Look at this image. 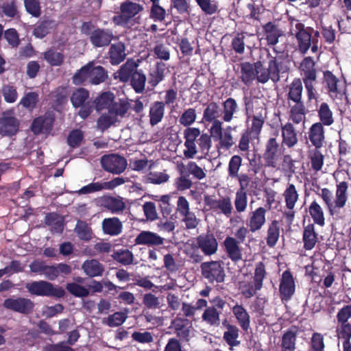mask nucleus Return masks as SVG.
I'll return each instance as SVG.
<instances>
[{"mask_svg":"<svg viewBox=\"0 0 351 351\" xmlns=\"http://www.w3.org/2000/svg\"><path fill=\"white\" fill-rule=\"evenodd\" d=\"M319 123L323 126H330L334 123V117L332 110L330 109L327 102H322L317 110Z\"/></svg>","mask_w":351,"mask_h":351,"instance_id":"4c0bfd02","label":"nucleus"},{"mask_svg":"<svg viewBox=\"0 0 351 351\" xmlns=\"http://www.w3.org/2000/svg\"><path fill=\"white\" fill-rule=\"evenodd\" d=\"M266 212L265 208L258 207L251 213L248 223L251 232H256L264 226L266 222Z\"/></svg>","mask_w":351,"mask_h":351,"instance_id":"b1692460","label":"nucleus"},{"mask_svg":"<svg viewBox=\"0 0 351 351\" xmlns=\"http://www.w3.org/2000/svg\"><path fill=\"white\" fill-rule=\"evenodd\" d=\"M46 223L51 227V231L60 233L63 230V219L56 213H51L45 217Z\"/></svg>","mask_w":351,"mask_h":351,"instance_id":"49530a36","label":"nucleus"},{"mask_svg":"<svg viewBox=\"0 0 351 351\" xmlns=\"http://www.w3.org/2000/svg\"><path fill=\"white\" fill-rule=\"evenodd\" d=\"M301 80L304 84V86L307 93V99L308 101L317 99V93L315 88L317 82V76L302 77Z\"/></svg>","mask_w":351,"mask_h":351,"instance_id":"5fc2aeb1","label":"nucleus"},{"mask_svg":"<svg viewBox=\"0 0 351 351\" xmlns=\"http://www.w3.org/2000/svg\"><path fill=\"white\" fill-rule=\"evenodd\" d=\"M93 66V62H88L82 67L73 76V81L75 84H80L85 82H89L90 68Z\"/></svg>","mask_w":351,"mask_h":351,"instance_id":"603ef678","label":"nucleus"},{"mask_svg":"<svg viewBox=\"0 0 351 351\" xmlns=\"http://www.w3.org/2000/svg\"><path fill=\"white\" fill-rule=\"evenodd\" d=\"M232 313L239 322V326L243 331H247L250 327V316L242 304H237L232 308Z\"/></svg>","mask_w":351,"mask_h":351,"instance_id":"72a5a7b5","label":"nucleus"},{"mask_svg":"<svg viewBox=\"0 0 351 351\" xmlns=\"http://www.w3.org/2000/svg\"><path fill=\"white\" fill-rule=\"evenodd\" d=\"M54 26V22L46 20L36 25L34 29V35L39 38H44Z\"/></svg>","mask_w":351,"mask_h":351,"instance_id":"0e129e2a","label":"nucleus"},{"mask_svg":"<svg viewBox=\"0 0 351 351\" xmlns=\"http://www.w3.org/2000/svg\"><path fill=\"white\" fill-rule=\"evenodd\" d=\"M122 223L117 217L104 219L102 221V229L105 234L117 236L122 232Z\"/></svg>","mask_w":351,"mask_h":351,"instance_id":"f704fd0d","label":"nucleus"},{"mask_svg":"<svg viewBox=\"0 0 351 351\" xmlns=\"http://www.w3.org/2000/svg\"><path fill=\"white\" fill-rule=\"evenodd\" d=\"M112 257L123 265H128L133 263L134 256L128 250H119L115 252Z\"/></svg>","mask_w":351,"mask_h":351,"instance_id":"4d7b16f0","label":"nucleus"},{"mask_svg":"<svg viewBox=\"0 0 351 351\" xmlns=\"http://www.w3.org/2000/svg\"><path fill=\"white\" fill-rule=\"evenodd\" d=\"M304 248L306 250H312L318 242V233L315 231L314 223H308L304 227L302 234Z\"/></svg>","mask_w":351,"mask_h":351,"instance_id":"bb28decb","label":"nucleus"},{"mask_svg":"<svg viewBox=\"0 0 351 351\" xmlns=\"http://www.w3.org/2000/svg\"><path fill=\"white\" fill-rule=\"evenodd\" d=\"M281 131L283 145L288 148H292L298 144L297 132L290 122H287L285 125H282Z\"/></svg>","mask_w":351,"mask_h":351,"instance_id":"c756f323","label":"nucleus"},{"mask_svg":"<svg viewBox=\"0 0 351 351\" xmlns=\"http://www.w3.org/2000/svg\"><path fill=\"white\" fill-rule=\"evenodd\" d=\"M242 158L239 155L232 156L228 162V176L234 179V178L238 177V173L241 166Z\"/></svg>","mask_w":351,"mask_h":351,"instance_id":"052dcab7","label":"nucleus"},{"mask_svg":"<svg viewBox=\"0 0 351 351\" xmlns=\"http://www.w3.org/2000/svg\"><path fill=\"white\" fill-rule=\"evenodd\" d=\"M287 99L293 102L302 101L303 85L300 78H294L287 86Z\"/></svg>","mask_w":351,"mask_h":351,"instance_id":"7c9ffc66","label":"nucleus"},{"mask_svg":"<svg viewBox=\"0 0 351 351\" xmlns=\"http://www.w3.org/2000/svg\"><path fill=\"white\" fill-rule=\"evenodd\" d=\"M204 201L205 205L210 209L219 211L227 218L231 217L233 207L229 196H222L219 199H213L210 196H204Z\"/></svg>","mask_w":351,"mask_h":351,"instance_id":"4468645a","label":"nucleus"},{"mask_svg":"<svg viewBox=\"0 0 351 351\" xmlns=\"http://www.w3.org/2000/svg\"><path fill=\"white\" fill-rule=\"evenodd\" d=\"M283 197L287 208L289 210H293L299 199V194L294 184H288L283 193Z\"/></svg>","mask_w":351,"mask_h":351,"instance_id":"ea45409f","label":"nucleus"},{"mask_svg":"<svg viewBox=\"0 0 351 351\" xmlns=\"http://www.w3.org/2000/svg\"><path fill=\"white\" fill-rule=\"evenodd\" d=\"M200 134V130L197 128L189 127L184 130V138H185L184 145L186 148L184 151V156L186 158H192L197 154L195 141Z\"/></svg>","mask_w":351,"mask_h":351,"instance_id":"6ab92c4d","label":"nucleus"},{"mask_svg":"<svg viewBox=\"0 0 351 351\" xmlns=\"http://www.w3.org/2000/svg\"><path fill=\"white\" fill-rule=\"evenodd\" d=\"M279 237V222L277 220H273L267 229V245L270 247H274L277 243Z\"/></svg>","mask_w":351,"mask_h":351,"instance_id":"a19ab883","label":"nucleus"},{"mask_svg":"<svg viewBox=\"0 0 351 351\" xmlns=\"http://www.w3.org/2000/svg\"><path fill=\"white\" fill-rule=\"evenodd\" d=\"M266 274L265 263L262 261L256 263L254 276V283L256 285V289H262Z\"/></svg>","mask_w":351,"mask_h":351,"instance_id":"13d9d810","label":"nucleus"},{"mask_svg":"<svg viewBox=\"0 0 351 351\" xmlns=\"http://www.w3.org/2000/svg\"><path fill=\"white\" fill-rule=\"evenodd\" d=\"M202 275L210 283L222 282L225 271L221 261L204 262L201 265Z\"/></svg>","mask_w":351,"mask_h":351,"instance_id":"9d476101","label":"nucleus"},{"mask_svg":"<svg viewBox=\"0 0 351 351\" xmlns=\"http://www.w3.org/2000/svg\"><path fill=\"white\" fill-rule=\"evenodd\" d=\"M261 39L266 41L267 45L273 47V51L277 52L275 46L285 33L275 21H269L261 25Z\"/></svg>","mask_w":351,"mask_h":351,"instance_id":"1a4fd4ad","label":"nucleus"},{"mask_svg":"<svg viewBox=\"0 0 351 351\" xmlns=\"http://www.w3.org/2000/svg\"><path fill=\"white\" fill-rule=\"evenodd\" d=\"M315 65V62L311 57L308 56L304 58L300 65V69L302 73V77L317 76V71Z\"/></svg>","mask_w":351,"mask_h":351,"instance_id":"79ce46f5","label":"nucleus"},{"mask_svg":"<svg viewBox=\"0 0 351 351\" xmlns=\"http://www.w3.org/2000/svg\"><path fill=\"white\" fill-rule=\"evenodd\" d=\"M129 109L127 103H121L115 105L108 112L101 113L97 121V126L101 131L107 130L116 123L119 122L125 116Z\"/></svg>","mask_w":351,"mask_h":351,"instance_id":"0eeeda50","label":"nucleus"},{"mask_svg":"<svg viewBox=\"0 0 351 351\" xmlns=\"http://www.w3.org/2000/svg\"><path fill=\"white\" fill-rule=\"evenodd\" d=\"M308 139L315 149H320L324 147L326 142L324 126L322 123H313L308 129Z\"/></svg>","mask_w":351,"mask_h":351,"instance_id":"aec40b11","label":"nucleus"},{"mask_svg":"<svg viewBox=\"0 0 351 351\" xmlns=\"http://www.w3.org/2000/svg\"><path fill=\"white\" fill-rule=\"evenodd\" d=\"M308 213L314 223L324 226L326 223L324 211L322 207L316 202H312L308 206Z\"/></svg>","mask_w":351,"mask_h":351,"instance_id":"58836bf2","label":"nucleus"},{"mask_svg":"<svg viewBox=\"0 0 351 351\" xmlns=\"http://www.w3.org/2000/svg\"><path fill=\"white\" fill-rule=\"evenodd\" d=\"M101 166L106 171L114 174H120L127 167L126 160L117 154L104 156L101 160Z\"/></svg>","mask_w":351,"mask_h":351,"instance_id":"2eb2a0df","label":"nucleus"},{"mask_svg":"<svg viewBox=\"0 0 351 351\" xmlns=\"http://www.w3.org/2000/svg\"><path fill=\"white\" fill-rule=\"evenodd\" d=\"M25 287L31 294L39 296L61 298L65 294L62 287L45 280L29 282Z\"/></svg>","mask_w":351,"mask_h":351,"instance_id":"6e6552de","label":"nucleus"},{"mask_svg":"<svg viewBox=\"0 0 351 351\" xmlns=\"http://www.w3.org/2000/svg\"><path fill=\"white\" fill-rule=\"evenodd\" d=\"M281 155L280 145L276 137H270L265 144V149L263 153V158L265 166L275 168Z\"/></svg>","mask_w":351,"mask_h":351,"instance_id":"ddd939ff","label":"nucleus"},{"mask_svg":"<svg viewBox=\"0 0 351 351\" xmlns=\"http://www.w3.org/2000/svg\"><path fill=\"white\" fill-rule=\"evenodd\" d=\"M239 243L236 239L232 237H227L223 242L226 253L228 258L234 263H237L242 259Z\"/></svg>","mask_w":351,"mask_h":351,"instance_id":"4be33fe9","label":"nucleus"},{"mask_svg":"<svg viewBox=\"0 0 351 351\" xmlns=\"http://www.w3.org/2000/svg\"><path fill=\"white\" fill-rule=\"evenodd\" d=\"M107 77V74L104 69L101 66H93L90 68L89 82L93 84H99L103 82Z\"/></svg>","mask_w":351,"mask_h":351,"instance_id":"c03bdc74","label":"nucleus"},{"mask_svg":"<svg viewBox=\"0 0 351 351\" xmlns=\"http://www.w3.org/2000/svg\"><path fill=\"white\" fill-rule=\"evenodd\" d=\"M196 242L197 247L206 256L213 255L217 252L219 247L217 240L214 234L209 230L198 236Z\"/></svg>","mask_w":351,"mask_h":351,"instance_id":"f3484780","label":"nucleus"},{"mask_svg":"<svg viewBox=\"0 0 351 351\" xmlns=\"http://www.w3.org/2000/svg\"><path fill=\"white\" fill-rule=\"evenodd\" d=\"M66 288L70 293L76 297L84 298L89 295L88 289L77 282L68 283Z\"/></svg>","mask_w":351,"mask_h":351,"instance_id":"338daca9","label":"nucleus"},{"mask_svg":"<svg viewBox=\"0 0 351 351\" xmlns=\"http://www.w3.org/2000/svg\"><path fill=\"white\" fill-rule=\"evenodd\" d=\"M221 109L222 120L225 122H230L234 114L238 111V103L233 97H228L223 101Z\"/></svg>","mask_w":351,"mask_h":351,"instance_id":"473e14b6","label":"nucleus"},{"mask_svg":"<svg viewBox=\"0 0 351 351\" xmlns=\"http://www.w3.org/2000/svg\"><path fill=\"white\" fill-rule=\"evenodd\" d=\"M43 57L51 66H60L64 60L63 54L51 49L45 52Z\"/></svg>","mask_w":351,"mask_h":351,"instance_id":"680f3d73","label":"nucleus"},{"mask_svg":"<svg viewBox=\"0 0 351 351\" xmlns=\"http://www.w3.org/2000/svg\"><path fill=\"white\" fill-rule=\"evenodd\" d=\"M146 82L145 75L141 71H136L131 77V85L136 93H141L145 89Z\"/></svg>","mask_w":351,"mask_h":351,"instance_id":"6e6d98bb","label":"nucleus"},{"mask_svg":"<svg viewBox=\"0 0 351 351\" xmlns=\"http://www.w3.org/2000/svg\"><path fill=\"white\" fill-rule=\"evenodd\" d=\"M38 101V94L35 92H29L21 98L19 104L25 108L32 110L36 107Z\"/></svg>","mask_w":351,"mask_h":351,"instance_id":"69168bd1","label":"nucleus"},{"mask_svg":"<svg viewBox=\"0 0 351 351\" xmlns=\"http://www.w3.org/2000/svg\"><path fill=\"white\" fill-rule=\"evenodd\" d=\"M339 80L331 71L324 72V82L326 85L327 93L332 100L339 98V96L343 94L342 90L339 88Z\"/></svg>","mask_w":351,"mask_h":351,"instance_id":"412c9836","label":"nucleus"},{"mask_svg":"<svg viewBox=\"0 0 351 351\" xmlns=\"http://www.w3.org/2000/svg\"><path fill=\"white\" fill-rule=\"evenodd\" d=\"M109 56L112 64L121 63L126 56L124 44L119 42L112 45L109 49Z\"/></svg>","mask_w":351,"mask_h":351,"instance_id":"e433bc0d","label":"nucleus"},{"mask_svg":"<svg viewBox=\"0 0 351 351\" xmlns=\"http://www.w3.org/2000/svg\"><path fill=\"white\" fill-rule=\"evenodd\" d=\"M291 26H294V36L297 40L298 48L302 54L308 53L309 49H311L312 36L310 32L313 30V27L306 26L304 23L294 17L289 18Z\"/></svg>","mask_w":351,"mask_h":351,"instance_id":"39448f33","label":"nucleus"},{"mask_svg":"<svg viewBox=\"0 0 351 351\" xmlns=\"http://www.w3.org/2000/svg\"><path fill=\"white\" fill-rule=\"evenodd\" d=\"M295 290V280L289 270L285 271L280 278L279 285L280 298L282 302L291 300Z\"/></svg>","mask_w":351,"mask_h":351,"instance_id":"dca6fc26","label":"nucleus"},{"mask_svg":"<svg viewBox=\"0 0 351 351\" xmlns=\"http://www.w3.org/2000/svg\"><path fill=\"white\" fill-rule=\"evenodd\" d=\"M324 336L319 332H313L310 339L308 351H325Z\"/></svg>","mask_w":351,"mask_h":351,"instance_id":"8fccbe9b","label":"nucleus"},{"mask_svg":"<svg viewBox=\"0 0 351 351\" xmlns=\"http://www.w3.org/2000/svg\"><path fill=\"white\" fill-rule=\"evenodd\" d=\"M3 306L17 313L28 314L32 311L34 304L28 298H11L4 301Z\"/></svg>","mask_w":351,"mask_h":351,"instance_id":"a211bd4d","label":"nucleus"},{"mask_svg":"<svg viewBox=\"0 0 351 351\" xmlns=\"http://www.w3.org/2000/svg\"><path fill=\"white\" fill-rule=\"evenodd\" d=\"M128 316L123 312H116L102 319V323L110 327H117L125 322Z\"/></svg>","mask_w":351,"mask_h":351,"instance_id":"3c124183","label":"nucleus"},{"mask_svg":"<svg viewBox=\"0 0 351 351\" xmlns=\"http://www.w3.org/2000/svg\"><path fill=\"white\" fill-rule=\"evenodd\" d=\"M221 115V108L218 103L210 101L206 104V108L203 112V120L206 122L220 121L219 118Z\"/></svg>","mask_w":351,"mask_h":351,"instance_id":"c9c22d12","label":"nucleus"},{"mask_svg":"<svg viewBox=\"0 0 351 351\" xmlns=\"http://www.w3.org/2000/svg\"><path fill=\"white\" fill-rule=\"evenodd\" d=\"M275 56H271L270 53L267 55L269 58L268 61V66L265 67L263 62V72L265 83L271 80L274 83H276L280 80V75L287 73L289 71V59L287 54L282 53L276 52Z\"/></svg>","mask_w":351,"mask_h":351,"instance_id":"f03ea898","label":"nucleus"},{"mask_svg":"<svg viewBox=\"0 0 351 351\" xmlns=\"http://www.w3.org/2000/svg\"><path fill=\"white\" fill-rule=\"evenodd\" d=\"M164 115V104L162 102H155L149 111L150 123L154 125L159 123Z\"/></svg>","mask_w":351,"mask_h":351,"instance_id":"09e8293b","label":"nucleus"},{"mask_svg":"<svg viewBox=\"0 0 351 351\" xmlns=\"http://www.w3.org/2000/svg\"><path fill=\"white\" fill-rule=\"evenodd\" d=\"M177 169L180 173V176L177 178V190L178 191H184L193 186L191 175L193 179L197 180H202L206 177L204 169L193 161L188 162L186 165L177 164Z\"/></svg>","mask_w":351,"mask_h":351,"instance_id":"7ed1b4c3","label":"nucleus"},{"mask_svg":"<svg viewBox=\"0 0 351 351\" xmlns=\"http://www.w3.org/2000/svg\"><path fill=\"white\" fill-rule=\"evenodd\" d=\"M234 206L237 212L242 213L246 210L247 206V195L246 191L239 189L236 192Z\"/></svg>","mask_w":351,"mask_h":351,"instance_id":"bf43d9fd","label":"nucleus"},{"mask_svg":"<svg viewBox=\"0 0 351 351\" xmlns=\"http://www.w3.org/2000/svg\"><path fill=\"white\" fill-rule=\"evenodd\" d=\"M143 5L132 0H125L120 4V14L112 18V21L116 25L125 26L132 19L138 18L143 11Z\"/></svg>","mask_w":351,"mask_h":351,"instance_id":"423d86ee","label":"nucleus"},{"mask_svg":"<svg viewBox=\"0 0 351 351\" xmlns=\"http://www.w3.org/2000/svg\"><path fill=\"white\" fill-rule=\"evenodd\" d=\"M89 93L88 90L80 88L75 90L71 97V101L74 107L78 108L88 101Z\"/></svg>","mask_w":351,"mask_h":351,"instance_id":"de8ad7c7","label":"nucleus"},{"mask_svg":"<svg viewBox=\"0 0 351 351\" xmlns=\"http://www.w3.org/2000/svg\"><path fill=\"white\" fill-rule=\"evenodd\" d=\"M138 64L133 59H129L123 64L119 71L114 75L115 79H119L121 82H125L129 80L133 73L137 71Z\"/></svg>","mask_w":351,"mask_h":351,"instance_id":"cd10ccee","label":"nucleus"},{"mask_svg":"<svg viewBox=\"0 0 351 351\" xmlns=\"http://www.w3.org/2000/svg\"><path fill=\"white\" fill-rule=\"evenodd\" d=\"M95 109L97 112L104 110H111L115 105L121 102H114V95L110 92L103 93L95 101Z\"/></svg>","mask_w":351,"mask_h":351,"instance_id":"2f4dec72","label":"nucleus"},{"mask_svg":"<svg viewBox=\"0 0 351 351\" xmlns=\"http://www.w3.org/2000/svg\"><path fill=\"white\" fill-rule=\"evenodd\" d=\"M295 332L291 330L287 331L282 337V348H285L289 350H295Z\"/></svg>","mask_w":351,"mask_h":351,"instance_id":"774afa93","label":"nucleus"},{"mask_svg":"<svg viewBox=\"0 0 351 351\" xmlns=\"http://www.w3.org/2000/svg\"><path fill=\"white\" fill-rule=\"evenodd\" d=\"M113 37L112 32L108 29H96L90 36L91 43L96 47L108 45Z\"/></svg>","mask_w":351,"mask_h":351,"instance_id":"a878e982","label":"nucleus"},{"mask_svg":"<svg viewBox=\"0 0 351 351\" xmlns=\"http://www.w3.org/2000/svg\"><path fill=\"white\" fill-rule=\"evenodd\" d=\"M99 202L101 206L115 214L123 212L125 208V204L120 197L103 196L99 199Z\"/></svg>","mask_w":351,"mask_h":351,"instance_id":"5701e85b","label":"nucleus"},{"mask_svg":"<svg viewBox=\"0 0 351 351\" xmlns=\"http://www.w3.org/2000/svg\"><path fill=\"white\" fill-rule=\"evenodd\" d=\"M211 302L213 305L204 310L202 319L210 326L217 327L220 324V313L218 309H223L226 302L220 297H216L211 300Z\"/></svg>","mask_w":351,"mask_h":351,"instance_id":"f8f14e48","label":"nucleus"},{"mask_svg":"<svg viewBox=\"0 0 351 351\" xmlns=\"http://www.w3.org/2000/svg\"><path fill=\"white\" fill-rule=\"evenodd\" d=\"M348 182L343 181L337 184L335 198L333 199V193L328 188H323L317 194L320 196L326 208L332 217H337L341 208H343L348 200Z\"/></svg>","mask_w":351,"mask_h":351,"instance_id":"f257e3e1","label":"nucleus"},{"mask_svg":"<svg viewBox=\"0 0 351 351\" xmlns=\"http://www.w3.org/2000/svg\"><path fill=\"white\" fill-rule=\"evenodd\" d=\"M311 167L315 171H320L324 163V156L319 149H315L309 152Z\"/></svg>","mask_w":351,"mask_h":351,"instance_id":"a18cd8bd","label":"nucleus"},{"mask_svg":"<svg viewBox=\"0 0 351 351\" xmlns=\"http://www.w3.org/2000/svg\"><path fill=\"white\" fill-rule=\"evenodd\" d=\"M163 243V239L151 231H142L135 239V243L148 246L159 245Z\"/></svg>","mask_w":351,"mask_h":351,"instance_id":"c85d7f7f","label":"nucleus"},{"mask_svg":"<svg viewBox=\"0 0 351 351\" xmlns=\"http://www.w3.org/2000/svg\"><path fill=\"white\" fill-rule=\"evenodd\" d=\"M239 337V328L237 326H228V329L223 332V339L230 347L238 346L240 343L238 338Z\"/></svg>","mask_w":351,"mask_h":351,"instance_id":"37998d69","label":"nucleus"},{"mask_svg":"<svg viewBox=\"0 0 351 351\" xmlns=\"http://www.w3.org/2000/svg\"><path fill=\"white\" fill-rule=\"evenodd\" d=\"M205 14H215L219 10L217 1L215 0H195Z\"/></svg>","mask_w":351,"mask_h":351,"instance_id":"e2e57ef3","label":"nucleus"},{"mask_svg":"<svg viewBox=\"0 0 351 351\" xmlns=\"http://www.w3.org/2000/svg\"><path fill=\"white\" fill-rule=\"evenodd\" d=\"M20 121L14 116V110H9L2 113L0 117V134L3 136L16 135L19 130Z\"/></svg>","mask_w":351,"mask_h":351,"instance_id":"9b49d317","label":"nucleus"},{"mask_svg":"<svg viewBox=\"0 0 351 351\" xmlns=\"http://www.w3.org/2000/svg\"><path fill=\"white\" fill-rule=\"evenodd\" d=\"M240 80L249 87L254 80L258 83L265 84L263 72V62L257 60L252 63L250 62H242L239 64Z\"/></svg>","mask_w":351,"mask_h":351,"instance_id":"20e7f679","label":"nucleus"},{"mask_svg":"<svg viewBox=\"0 0 351 351\" xmlns=\"http://www.w3.org/2000/svg\"><path fill=\"white\" fill-rule=\"evenodd\" d=\"M265 120L261 114L253 115L252 117V126L250 128L245 130L247 132H250L254 138H256L260 135Z\"/></svg>","mask_w":351,"mask_h":351,"instance_id":"864d4df0","label":"nucleus"},{"mask_svg":"<svg viewBox=\"0 0 351 351\" xmlns=\"http://www.w3.org/2000/svg\"><path fill=\"white\" fill-rule=\"evenodd\" d=\"M83 272L90 278L101 276L104 272L105 267L97 259H88L82 265Z\"/></svg>","mask_w":351,"mask_h":351,"instance_id":"393cba45","label":"nucleus"}]
</instances>
